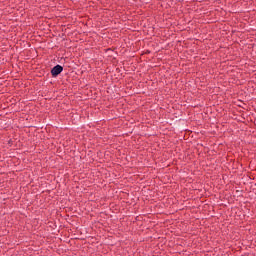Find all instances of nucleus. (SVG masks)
<instances>
[{
    "instance_id": "nucleus-1",
    "label": "nucleus",
    "mask_w": 256,
    "mask_h": 256,
    "mask_svg": "<svg viewBox=\"0 0 256 256\" xmlns=\"http://www.w3.org/2000/svg\"><path fill=\"white\" fill-rule=\"evenodd\" d=\"M52 76L57 77V75H60V73H63V66L56 65L51 70Z\"/></svg>"
}]
</instances>
